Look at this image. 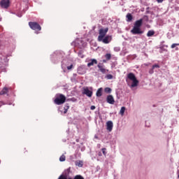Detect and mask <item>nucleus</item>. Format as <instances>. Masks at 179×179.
<instances>
[{
  "label": "nucleus",
  "mask_w": 179,
  "mask_h": 179,
  "mask_svg": "<svg viewBox=\"0 0 179 179\" xmlns=\"http://www.w3.org/2000/svg\"><path fill=\"white\" fill-rule=\"evenodd\" d=\"M143 23V20L140 19L138 20H136L134 22V26L133 29L131 30V34H143V31L142 29H141V27H142V24Z\"/></svg>",
  "instance_id": "1"
},
{
  "label": "nucleus",
  "mask_w": 179,
  "mask_h": 179,
  "mask_svg": "<svg viewBox=\"0 0 179 179\" xmlns=\"http://www.w3.org/2000/svg\"><path fill=\"white\" fill-rule=\"evenodd\" d=\"M127 78H128V79H129V80L132 81L131 87H136V86H138L139 81L136 79V76H135V74H134V73H128Z\"/></svg>",
  "instance_id": "2"
},
{
  "label": "nucleus",
  "mask_w": 179,
  "mask_h": 179,
  "mask_svg": "<svg viewBox=\"0 0 179 179\" xmlns=\"http://www.w3.org/2000/svg\"><path fill=\"white\" fill-rule=\"evenodd\" d=\"M66 100V97L65 96V95L60 94L59 96H57L55 99L54 102L55 104H57V106H61V104H64V103H65Z\"/></svg>",
  "instance_id": "3"
},
{
  "label": "nucleus",
  "mask_w": 179,
  "mask_h": 179,
  "mask_svg": "<svg viewBox=\"0 0 179 179\" xmlns=\"http://www.w3.org/2000/svg\"><path fill=\"white\" fill-rule=\"evenodd\" d=\"M108 33V27H106L105 29H100L99 30V36H98V41H101L103 38H104V36Z\"/></svg>",
  "instance_id": "4"
},
{
  "label": "nucleus",
  "mask_w": 179,
  "mask_h": 179,
  "mask_svg": "<svg viewBox=\"0 0 179 179\" xmlns=\"http://www.w3.org/2000/svg\"><path fill=\"white\" fill-rule=\"evenodd\" d=\"M29 26L32 30H35V31H40L41 30V26L36 22H29Z\"/></svg>",
  "instance_id": "5"
},
{
  "label": "nucleus",
  "mask_w": 179,
  "mask_h": 179,
  "mask_svg": "<svg viewBox=\"0 0 179 179\" xmlns=\"http://www.w3.org/2000/svg\"><path fill=\"white\" fill-rule=\"evenodd\" d=\"M83 94H85L87 97H92L93 96V91L89 90V87H85L83 88Z\"/></svg>",
  "instance_id": "6"
},
{
  "label": "nucleus",
  "mask_w": 179,
  "mask_h": 179,
  "mask_svg": "<svg viewBox=\"0 0 179 179\" xmlns=\"http://www.w3.org/2000/svg\"><path fill=\"white\" fill-rule=\"evenodd\" d=\"M112 38L111 36L107 35L103 37L101 41H102L103 44H108L111 41Z\"/></svg>",
  "instance_id": "7"
},
{
  "label": "nucleus",
  "mask_w": 179,
  "mask_h": 179,
  "mask_svg": "<svg viewBox=\"0 0 179 179\" xmlns=\"http://www.w3.org/2000/svg\"><path fill=\"white\" fill-rule=\"evenodd\" d=\"M0 5L1 8H4L5 9L9 8V0H1Z\"/></svg>",
  "instance_id": "8"
},
{
  "label": "nucleus",
  "mask_w": 179,
  "mask_h": 179,
  "mask_svg": "<svg viewBox=\"0 0 179 179\" xmlns=\"http://www.w3.org/2000/svg\"><path fill=\"white\" fill-rule=\"evenodd\" d=\"M97 68H99L101 73H106V72H107V70L104 68V64L103 63H99L97 65Z\"/></svg>",
  "instance_id": "9"
},
{
  "label": "nucleus",
  "mask_w": 179,
  "mask_h": 179,
  "mask_svg": "<svg viewBox=\"0 0 179 179\" xmlns=\"http://www.w3.org/2000/svg\"><path fill=\"white\" fill-rule=\"evenodd\" d=\"M94 65H97V59H91L90 60V62L87 64V66H88V68H90V66H93Z\"/></svg>",
  "instance_id": "10"
},
{
  "label": "nucleus",
  "mask_w": 179,
  "mask_h": 179,
  "mask_svg": "<svg viewBox=\"0 0 179 179\" xmlns=\"http://www.w3.org/2000/svg\"><path fill=\"white\" fill-rule=\"evenodd\" d=\"M106 101L109 104H114V103H115V101L114 100V97L113 96V95H108L106 98Z\"/></svg>",
  "instance_id": "11"
},
{
  "label": "nucleus",
  "mask_w": 179,
  "mask_h": 179,
  "mask_svg": "<svg viewBox=\"0 0 179 179\" xmlns=\"http://www.w3.org/2000/svg\"><path fill=\"white\" fill-rule=\"evenodd\" d=\"M113 122L108 121L106 122V129L109 132H111V131H113Z\"/></svg>",
  "instance_id": "12"
},
{
  "label": "nucleus",
  "mask_w": 179,
  "mask_h": 179,
  "mask_svg": "<svg viewBox=\"0 0 179 179\" xmlns=\"http://www.w3.org/2000/svg\"><path fill=\"white\" fill-rule=\"evenodd\" d=\"M9 90H10V88L4 87L3 90L0 92V96H3V94H8V93H9Z\"/></svg>",
  "instance_id": "13"
},
{
  "label": "nucleus",
  "mask_w": 179,
  "mask_h": 179,
  "mask_svg": "<svg viewBox=\"0 0 179 179\" xmlns=\"http://www.w3.org/2000/svg\"><path fill=\"white\" fill-rule=\"evenodd\" d=\"M78 73H79V75H83L85 73V67L79 66L78 68Z\"/></svg>",
  "instance_id": "14"
},
{
  "label": "nucleus",
  "mask_w": 179,
  "mask_h": 179,
  "mask_svg": "<svg viewBox=\"0 0 179 179\" xmlns=\"http://www.w3.org/2000/svg\"><path fill=\"white\" fill-rule=\"evenodd\" d=\"M102 92H103V88L98 89V90L96 91V97H101Z\"/></svg>",
  "instance_id": "15"
},
{
  "label": "nucleus",
  "mask_w": 179,
  "mask_h": 179,
  "mask_svg": "<svg viewBox=\"0 0 179 179\" xmlns=\"http://www.w3.org/2000/svg\"><path fill=\"white\" fill-rule=\"evenodd\" d=\"M126 17L127 19V22H131L132 21V19H134V17H132V14L131 13H127Z\"/></svg>",
  "instance_id": "16"
},
{
  "label": "nucleus",
  "mask_w": 179,
  "mask_h": 179,
  "mask_svg": "<svg viewBox=\"0 0 179 179\" xmlns=\"http://www.w3.org/2000/svg\"><path fill=\"white\" fill-rule=\"evenodd\" d=\"M153 36H155V31L150 30V31H148V33H147V36L148 37H152Z\"/></svg>",
  "instance_id": "17"
},
{
  "label": "nucleus",
  "mask_w": 179,
  "mask_h": 179,
  "mask_svg": "<svg viewBox=\"0 0 179 179\" xmlns=\"http://www.w3.org/2000/svg\"><path fill=\"white\" fill-rule=\"evenodd\" d=\"M76 166H78V167H83V161H76Z\"/></svg>",
  "instance_id": "18"
},
{
  "label": "nucleus",
  "mask_w": 179,
  "mask_h": 179,
  "mask_svg": "<svg viewBox=\"0 0 179 179\" xmlns=\"http://www.w3.org/2000/svg\"><path fill=\"white\" fill-rule=\"evenodd\" d=\"M105 58L106 59V61H110V59H111V54L110 53L106 54Z\"/></svg>",
  "instance_id": "19"
},
{
  "label": "nucleus",
  "mask_w": 179,
  "mask_h": 179,
  "mask_svg": "<svg viewBox=\"0 0 179 179\" xmlns=\"http://www.w3.org/2000/svg\"><path fill=\"white\" fill-rule=\"evenodd\" d=\"M124 113H125V107L122 106L120 109V114H121V115H124Z\"/></svg>",
  "instance_id": "20"
},
{
  "label": "nucleus",
  "mask_w": 179,
  "mask_h": 179,
  "mask_svg": "<svg viewBox=\"0 0 179 179\" xmlns=\"http://www.w3.org/2000/svg\"><path fill=\"white\" fill-rule=\"evenodd\" d=\"M66 160V157L65 155H62L60 157H59V161L60 162H65Z\"/></svg>",
  "instance_id": "21"
},
{
  "label": "nucleus",
  "mask_w": 179,
  "mask_h": 179,
  "mask_svg": "<svg viewBox=\"0 0 179 179\" xmlns=\"http://www.w3.org/2000/svg\"><path fill=\"white\" fill-rule=\"evenodd\" d=\"M104 90L106 93H111V88L110 87H106Z\"/></svg>",
  "instance_id": "22"
},
{
  "label": "nucleus",
  "mask_w": 179,
  "mask_h": 179,
  "mask_svg": "<svg viewBox=\"0 0 179 179\" xmlns=\"http://www.w3.org/2000/svg\"><path fill=\"white\" fill-rule=\"evenodd\" d=\"M74 179H85L82 176L80 175H77L74 177Z\"/></svg>",
  "instance_id": "23"
},
{
  "label": "nucleus",
  "mask_w": 179,
  "mask_h": 179,
  "mask_svg": "<svg viewBox=\"0 0 179 179\" xmlns=\"http://www.w3.org/2000/svg\"><path fill=\"white\" fill-rule=\"evenodd\" d=\"M106 150H107V149H106V148L101 149L102 153L104 156H106L107 155V152H106Z\"/></svg>",
  "instance_id": "24"
},
{
  "label": "nucleus",
  "mask_w": 179,
  "mask_h": 179,
  "mask_svg": "<svg viewBox=\"0 0 179 179\" xmlns=\"http://www.w3.org/2000/svg\"><path fill=\"white\" fill-rule=\"evenodd\" d=\"M177 45H179V43H173L171 45V48H176Z\"/></svg>",
  "instance_id": "25"
},
{
  "label": "nucleus",
  "mask_w": 179,
  "mask_h": 179,
  "mask_svg": "<svg viewBox=\"0 0 179 179\" xmlns=\"http://www.w3.org/2000/svg\"><path fill=\"white\" fill-rule=\"evenodd\" d=\"M155 68H160V66L159 64H154L152 66V69H155Z\"/></svg>",
  "instance_id": "26"
},
{
  "label": "nucleus",
  "mask_w": 179,
  "mask_h": 179,
  "mask_svg": "<svg viewBox=\"0 0 179 179\" xmlns=\"http://www.w3.org/2000/svg\"><path fill=\"white\" fill-rule=\"evenodd\" d=\"M72 68H73V64H71V65L67 66L68 71H71V69H72Z\"/></svg>",
  "instance_id": "27"
},
{
  "label": "nucleus",
  "mask_w": 179,
  "mask_h": 179,
  "mask_svg": "<svg viewBox=\"0 0 179 179\" xmlns=\"http://www.w3.org/2000/svg\"><path fill=\"white\" fill-rule=\"evenodd\" d=\"M107 79H113V75L108 74L106 76Z\"/></svg>",
  "instance_id": "28"
},
{
  "label": "nucleus",
  "mask_w": 179,
  "mask_h": 179,
  "mask_svg": "<svg viewBox=\"0 0 179 179\" xmlns=\"http://www.w3.org/2000/svg\"><path fill=\"white\" fill-rule=\"evenodd\" d=\"M154 70L155 69H153V68H152L151 69H150V71H149V73L150 74V75H152V73H154Z\"/></svg>",
  "instance_id": "29"
},
{
  "label": "nucleus",
  "mask_w": 179,
  "mask_h": 179,
  "mask_svg": "<svg viewBox=\"0 0 179 179\" xmlns=\"http://www.w3.org/2000/svg\"><path fill=\"white\" fill-rule=\"evenodd\" d=\"M82 53H83L82 50L79 51L78 55H79V57H81V58H83V57H82Z\"/></svg>",
  "instance_id": "30"
},
{
  "label": "nucleus",
  "mask_w": 179,
  "mask_h": 179,
  "mask_svg": "<svg viewBox=\"0 0 179 179\" xmlns=\"http://www.w3.org/2000/svg\"><path fill=\"white\" fill-rule=\"evenodd\" d=\"M90 110H96V106H92L90 107Z\"/></svg>",
  "instance_id": "31"
},
{
  "label": "nucleus",
  "mask_w": 179,
  "mask_h": 179,
  "mask_svg": "<svg viewBox=\"0 0 179 179\" xmlns=\"http://www.w3.org/2000/svg\"><path fill=\"white\" fill-rule=\"evenodd\" d=\"M68 113V109L66 108H64V114H66Z\"/></svg>",
  "instance_id": "32"
},
{
  "label": "nucleus",
  "mask_w": 179,
  "mask_h": 179,
  "mask_svg": "<svg viewBox=\"0 0 179 179\" xmlns=\"http://www.w3.org/2000/svg\"><path fill=\"white\" fill-rule=\"evenodd\" d=\"M164 0H157V2L158 3H162L163 2Z\"/></svg>",
  "instance_id": "33"
},
{
  "label": "nucleus",
  "mask_w": 179,
  "mask_h": 179,
  "mask_svg": "<svg viewBox=\"0 0 179 179\" xmlns=\"http://www.w3.org/2000/svg\"><path fill=\"white\" fill-rule=\"evenodd\" d=\"M64 108H66V110H69V106H66Z\"/></svg>",
  "instance_id": "34"
},
{
  "label": "nucleus",
  "mask_w": 179,
  "mask_h": 179,
  "mask_svg": "<svg viewBox=\"0 0 179 179\" xmlns=\"http://www.w3.org/2000/svg\"><path fill=\"white\" fill-rule=\"evenodd\" d=\"M102 62H103V64H106V62H107V60L103 59Z\"/></svg>",
  "instance_id": "35"
},
{
  "label": "nucleus",
  "mask_w": 179,
  "mask_h": 179,
  "mask_svg": "<svg viewBox=\"0 0 179 179\" xmlns=\"http://www.w3.org/2000/svg\"><path fill=\"white\" fill-rule=\"evenodd\" d=\"M178 178H179V171H178Z\"/></svg>",
  "instance_id": "36"
},
{
  "label": "nucleus",
  "mask_w": 179,
  "mask_h": 179,
  "mask_svg": "<svg viewBox=\"0 0 179 179\" xmlns=\"http://www.w3.org/2000/svg\"><path fill=\"white\" fill-rule=\"evenodd\" d=\"M68 179H72L71 178H69Z\"/></svg>",
  "instance_id": "37"
},
{
  "label": "nucleus",
  "mask_w": 179,
  "mask_h": 179,
  "mask_svg": "<svg viewBox=\"0 0 179 179\" xmlns=\"http://www.w3.org/2000/svg\"><path fill=\"white\" fill-rule=\"evenodd\" d=\"M0 163H1V160H0Z\"/></svg>",
  "instance_id": "38"
},
{
  "label": "nucleus",
  "mask_w": 179,
  "mask_h": 179,
  "mask_svg": "<svg viewBox=\"0 0 179 179\" xmlns=\"http://www.w3.org/2000/svg\"><path fill=\"white\" fill-rule=\"evenodd\" d=\"M0 20H1V18H0Z\"/></svg>",
  "instance_id": "39"
}]
</instances>
